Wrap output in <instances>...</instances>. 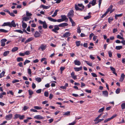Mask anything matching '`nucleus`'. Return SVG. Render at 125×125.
I'll use <instances>...</instances> for the list:
<instances>
[{
  "mask_svg": "<svg viewBox=\"0 0 125 125\" xmlns=\"http://www.w3.org/2000/svg\"><path fill=\"white\" fill-rule=\"evenodd\" d=\"M71 35V33L69 32H67L64 33L62 37L63 38H67L70 36Z\"/></svg>",
  "mask_w": 125,
  "mask_h": 125,
  "instance_id": "nucleus-7",
  "label": "nucleus"
},
{
  "mask_svg": "<svg viewBox=\"0 0 125 125\" xmlns=\"http://www.w3.org/2000/svg\"><path fill=\"white\" fill-rule=\"evenodd\" d=\"M125 77V75L124 73H122L121 75L119 81L120 82H122L123 81Z\"/></svg>",
  "mask_w": 125,
  "mask_h": 125,
  "instance_id": "nucleus-12",
  "label": "nucleus"
},
{
  "mask_svg": "<svg viewBox=\"0 0 125 125\" xmlns=\"http://www.w3.org/2000/svg\"><path fill=\"white\" fill-rule=\"evenodd\" d=\"M108 54L109 56L110 57H111L112 56V52L111 51H109Z\"/></svg>",
  "mask_w": 125,
  "mask_h": 125,
  "instance_id": "nucleus-64",
  "label": "nucleus"
},
{
  "mask_svg": "<svg viewBox=\"0 0 125 125\" xmlns=\"http://www.w3.org/2000/svg\"><path fill=\"white\" fill-rule=\"evenodd\" d=\"M104 109V107H103L99 110L98 112L99 113L102 112Z\"/></svg>",
  "mask_w": 125,
  "mask_h": 125,
  "instance_id": "nucleus-47",
  "label": "nucleus"
},
{
  "mask_svg": "<svg viewBox=\"0 0 125 125\" xmlns=\"http://www.w3.org/2000/svg\"><path fill=\"white\" fill-rule=\"evenodd\" d=\"M113 20V18H109L108 19V21L109 23H110Z\"/></svg>",
  "mask_w": 125,
  "mask_h": 125,
  "instance_id": "nucleus-62",
  "label": "nucleus"
},
{
  "mask_svg": "<svg viewBox=\"0 0 125 125\" xmlns=\"http://www.w3.org/2000/svg\"><path fill=\"white\" fill-rule=\"evenodd\" d=\"M34 108L35 109L37 110L41 109H42V108L41 107L36 106H34Z\"/></svg>",
  "mask_w": 125,
  "mask_h": 125,
  "instance_id": "nucleus-44",
  "label": "nucleus"
},
{
  "mask_svg": "<svg viewBox=\"0 0 125 125\" xmlns=\"http://www.w3.org/2000/svg\"><path fill=\"white\" fill-rule=\"evenodd\" d=\"M43 27L45 29L47 28V25L45 21H44V23L43 24Z\"/></svg>",
  "mask_w": 125,
  "mask_h": 125,
  "instance_id": "nucleus-29",
  "label": "nucleus"
},
{
  "mask_svg": "<svg viewBox=\"0 0 125 125\" xmlns=\"http://www.w3.org/2000/svg\"><path fill=\"white\" fill-rule=\"evenodd\" d=\"M17 61L18 62H20L21 61H23V59L22 58L19 57L17 59Z\"/></svg>",
  "mask_w": 125,
  "mask_h": 125,
  "instance_id": "nucleus-31",
  "label": "nucleus"
},
{
  "mask_svg": "<svg viewBox=\"0 0 125 125\" xmlns=\"http://www.w3.org/2000/svg\"><path fill=\"white\" fill-rule=\"evenodd\" d=\"M22 28L24 29H25L27 27V24L25 22H24L23 21H22Z\"/></svg>",
  "mask_w": 125,
  "mask_h": 125,
  "instance_id": "nucleus-22",
  "label": "nucleus"
},
{
  "mask_svg": "<svg viewBox=\"0 0 125 125\" xmlns=\"http://www.w3.org/2000/svg\"><path fill=\"white\" fill-rule=\"evenodd\" d=\"M121 106L122 109H125V103H122Z\"/></svg>",
  "mask_w": 125,
  "mask_h": 125,
  "instance_id": "nucleus-42",
  "label": "nucleus"
},
{
  "mask_svg": "<svg viewBox=\"0 0 125 125\" xmlns=\"http://www.w3.org/2000/svg\"><path fill=\"white\" fill-rule=\"evenodd\" d=\"M16 31L22 34L23 33V32L20 30H16Z\"/></svg>",
  "mask_w": 125,
  "mask_h": 125,
  "instance_id": "nucleus-61",
  "label": "nucleus"
},
{
  "mask_svg": "<svg viewBox=\"0 0 125 125\" xmlns=\"http://www.w3.org/2000/svg\"><path fill=\"white\" fill-rule=\"evenodd\" d=\"M26 15L27 16H30L32 15V14L30 13H29L28 11H26Z\"/></svg>",
  "mask_w": 125,
  "mask_h": 125,
  "instance_id": "nucleus-39",
  "label": "nucleus"
},
{
  "mask_svg": "<svg viewBox=\"0 0 125 125\" xmlns=\"http://www.w3.org/2000/svg\"><path fill=\"white\" fill-rule=\"evenodd\" d=\"M102 94L104 96L107 97L108 96V93L107 91H102Z\"/></svg>",
  "mask_w": 125,
  "mask_h": 125,
  "instance_id": "nucleus-16",
  "label": "nucleus"
},
{
  "mask_svg": "<svg viewBox=\"0 0 125 125\" xmlns=\"http://www.w3.org/2000/svg\"><path fill=\"white\" fill-rule=\"evenodd\" d=\"M30 62V61L27 60H26L23 63L24 65H25L27 63H29Z\"/></svg>",
  "mask_w": 125,
  "mask_h": 125,
  "instance_id": "nucleus-41",
  "label": "nucleus"
},
{
  "mask_svg": "<svg viewBox=\"0 0 125 125\" xmlns=\"http://www.w3.org/2000/svg\"><path fill=\"white\" fill-rule=\"evenodd\" d=\"M34 118L38 120L43 119V117L40 115H37L34 116Z\"/></svg>",
  "mask_w": 125,
  "mask_h": 125,
  "instance_id": "nucleus-9",
  "label": "nucleus"
},
{
  "mask_svg": "<svg viewBox=\"0 0 125 125\" xmlns=\"http://www.w3.org/2000/svg\"><path fill=\"white\" fill-rule=\"evenodd\" d=\"M75 8L76 10L82 11L84 8V6L82 4H78L75 5Z\"/></svg>",
  "mask_w": 125,
  "mask_h": 125,
  "instance_id": "nucleus-2",
  "label": "nucleus"
},
{
  "mask_svg": "<svg viewBox=\"0 0 125 125\" xmlns=\"http://www.w3.org/2000/svg\"><path fill=\"white\" fill-rule=\"evenodd\" d=\"M61 17L63 21H64L66 19L68 20V19L67 18L66 16L65 15H61Z\"/></svg>",
  "mask_w": 125,
  "mask_h": 125,
  "instance_id": "nucleus-25",
  "label": "nucleus"
},
{
  "mask_svg": "<svg viewBox=\"0 0 125 125\" xmlns=\"http://www.w3.org/2000/svg\"><path fill=\"white\" fill-rule=\"evenodd\" d=\"M20 115L16 114L15 115L14 118L16 119L18 117H19V116Z\"/></svg>",
  "mask_w": 125,
  "mask_h": 125,
  "instance_id": "nucleus-53",
  "label": "nucleus"
},
{
  "mask_svg": "<svg viewBox=\"0 0 125 125\" xmlns=\"http://www.w3.org/2000/svg\"><path fill=\"white\" fill-rule=\"evenodd\" d=\"M7 41V40L5 39L1 40L0 41L1 46H4L5 45V42Z\"/></svg>",
  "mask_w": 125,
  "mask_h": 125,
  "instance_id": "nucleus-8",
  "label": "nucleus"
},
{
  "mask_svg": "<svg viewBox=\"0 0 125 125\" xmlns=\"http://www.w3.org/2000/svg\"><path fill=\"white\" fill-rule=\"evenodd\" d=\"M32 118L31 117H28L27 118V119L24 120V122L25 123H27L29 121V120H31L32 119Z\"/></svg>",
  "mask_w": 125,
  "mask_h": 125,
  "instance_id": "nucleus-33",
  "label": "nucleus"
},
{
  "mask_svg": "<svg viewBox=\"0 0 125 125\" xmlns=\"http://www.w3.org/2000/svg\"><path fill=\"white\" fill-rule=\"evenodd\" d=\"M28 108H29L27 106H24L23 107V110L24 111H26L27 109H28Z\"/></svg>",
  "mask_w": 125,
  "mask_h": 125,
  "instance_id": "nucleus-60",
  "label": "nucleus"
},
{
  "mask_svg": "<svg viewBox=\"0 0 125 125\" xmlns=\"http://www.w3.org/2000/svg\"><path fill=\"white\" fill-rule=\"evenodd\" d=\"M125 3V0H121L118 2V4L119 5L124 4Z\"/></svg>",
  "mask_w": 125,
  "mask_h": 125,
  "instance_id": "nucleus-21",
  "label": "nucleus"
},
{
  "mask_svg": "<svg viewBox=\"0 0 125 125\" xmlns=\"http://www.w3.org/2000/svg\"><path fill=\"white\" fill-rule=\"evenodd\" d=\"M33 39V38L31 37L30 38L28 39L25 42V44L27 43L28 42H30Z\"/></svg>",
  "mask_w": 125,
  "mask_h": 125,
  "instance_id": "nucleus-23",
  "label": "nucleus"
},
{
  "mask_svg": "<svg viewBox=\"0 0 125 125\" xmlns=\"http://www.w3.org/2000/svg\"><path fill=\"white\" fill-rule=\"evenodd\" d=\"M63 113L64 114H63V115L68 116L70 115V112L69 111H67L66 112H65Z\"/></svg>",
  "mask_w": 125,
  "mask_h": 125,
  "instance_id": "nucleus-24",
  "label": "nucleus"
},
{
  "mask_svg": "<svg viewBox=\"0 0 125 125\" xmlns=\"http://www.w3.org/2000/svg\"><path fill=\"white\" fill-rule=\"evenodd\" d=\"M0 32L6 33L8 31L3 29H0Z\"/></svg>",
  "mask_w": 125,
  "mask_h": 125,
  "instance_id": "nucleus-34",
  "label": "nucleus"
},
{
  "mask_svg": "<svg viewBox=\"0 0 125 125\" xmlns=\"http://www.w3.org/2000/svg\"><path fill=\"white\" fill-rule=\"evenodd\" d=\"M81 31L80 28V27L79 26L77 28V32L79 33H80L81 32Z\"/></svg>",
  "mask_w": 125,
  "mask_h": 125,
  "instance_id": "nucleus-50",
  "label": "nucleus"
},
{
  "mask_svg": "<svg viewBox=\"0 0 125 125\" xmlns=\"http://www.w3.org/2000/svg\"><path fill=\"white\" fill-rule=\"evenodd\" d=\"M9 51H7L4 52L3 54L4 56H6L9 53Z\"/></svg>",
  "mask_w": 125,
  "mask_h": 125,
  "instance_id": "nucleus-30",
  "label": "nucleus"
},
{
  "mask_svg": "<svg viewBox=\"0 0 125 125\" xmlns=\"http://www.w3.org/2000/svg\"><path fill=\"white\" fill-rule=\"evenodd\" d=\"M113 7V5H111L107 9L106 11L108 13L109 11L110 12L111 10L112 9Z\"/></svg>",
  "mask_w": 125,
  "mask_h": 125,
  "instance_id": "nucleus-15",
  "label": "nucleus"
},
{
  "mask_svg": "<svg viewBox=\"0 0 125 125\" xmlns=\"http://www.w3.org/2000/svg\"><path fill=\"white\" fill-rule=\"evenodd\" d=\"M92 75V76L94 77H97V75H96V74L94 73H91Z\"/></svg>",
  "mask_w": 125,
  "mask_h": 125,
  "instance_id": "nucleus-63",
  "label": "nucleus"
},
{
  "mask_svg": "<svg viewBox=\"0 0 125 125\" xmlns=\"http://www.w3.org/2000/svg\"><path fill=\"white\" fill-rule=\"evenodd\" d=\"M28 92L30 95H32L33 93V91L31 90H28Z\"/></svg>",
  "mask_w": 125,
  "mask_h": 125,
  "instance_id": "nucleus-46",
  "label": "nucleus"
},
{
  "mask_svg": "<svg viewBox=\"0 0 125 125\" xmlns=\"http://www.w3.org/2000/svg\"><path fill=\"white\" fill-rule=\"evenodd\" d=\"M32 87L33 89H35L36 87L35 84L33 83L32 84Z\"/></svg>",
  "mask_w": 125,
  "mask_h": 125,
  "instance_id": "nucleus-59",
  "label": "nucleus"
},
{
  "mask_svg": "<svg viewBox=\"0 0 125 125\" xmlns=\"http://www.w3.org/2000/svg\"><path fill=\"white\" fill-rule=\"evenodd\" d=\"M5 73V72L3 71L0 73V78H2L4 76Z\"/></svg>",
  "mask_w": 125,
  "mask_h": 125,
  "instance_id": "nucleus-36",
  "label": "nucleus"
},
{
  "mask_svg": "<svg viewBox=\"0 0 125 125\" xmlns=\"http://www.w3.org/2000/svg\"><path fill=\"white\" fill-rule=\"evenodd\" d=\"M47 18L49 21L53 22L57 21L58 22H60L63 21L62 18L58 19L57 20H56V19H53L51 17H48Z\"/></svg>",
  "mask_w": 125,
  "mask_h": 125,
  "instance_id": "nucleus-3",
  "label": "nucleus"
},
{
  "mask_svg": "<svg viewBox=\"0 0 125 125\" xmlns=\"http://www.w3.org/2000/svg\"><path fill=\"white\" fill-rule=\"evenodd\" d=\"M68 24L66 23H63L58 25L59 27H63L66 26L68 25Z\"/></svg>",
  "mask_w": 125,
  "mask_h": 125,
  "instance_id": "nucleus-13",
  "label": "nucleus"
},
{
  "mask_svg": "<svg viewBox=\"0 0 125 125\" xmlns=\"http://www.w3.org/2000/svg\"><path fill=\"white\" fill-rule=\"evenodd\" d=\"M50 6H45L43 5H41V7L43 9H47L50 7Z\"/></svg>",
  "mask_w": 125,
  "mask_h": 125,
  "instance_id": "nucleus-26",
  "label": "nucleus"
},
{
  "mask_svg": "<svg viewBox=\"0 0 125 125\" xmlns=\"http://www.w3.org/2000/svg\"><path fill=\"white\" fill-rule=\"evenodd\" d=\"M59 11L58 10H56L53 14L52 15V17H54L56 16L57 15V12Z\"/></svg>",
  "mask_w": 125,
  "mask_h": 125,
  "instance_id": "nucleus-27",
  "label": "nucleus"
},
{
  "mask_svg": "<svg viewBox=\"0 0 125 125\" xmlns=\"http://www.w3.org/2000/svg\"><path fill=\"white\" fill-rule=\"evenodd\" d=\"M120 90V89L119 88H117L115 91V92L117 94L119 93Z\"/></svg>",
  "mask_w": 125,
  "mask_h": 125,
  "instance_id": "nucleus-49",
  "label": "nucleus"
},
{
  "mask_svg": "<svg viewBox=\"0 0 125 125\" xmlns=\"http://www.w3.org/2000/svg\"><path fill=\"white\" fill-rule=\"evenodd\" d=\"M110 68L111 70L113 72V73L115 74V75L116 76H117V73L115 72V69L114 68L112 67H110Z\"/></svg>",
  "mask_w": 125,
  "mask_h": 125,
  "instance_id": "nucleus-10",
  "label": "nucleus"
},
{
  "mask_svg": "<svg viewBox=\"0 0 125 125\" xmlns=\"http://www.w3.org/2000/svg\"><path fill=\"white\" fill-rule=\"evenodd\" d=\"M35 80L38 82H40L41 81V79L40 77H37L35 78Z\"/></svg>",
  "mask_w": 125,
  "mask_h": 125,
  "instance_id": "nucleus-37",
  "label": "nucleus"
},
{
  "mask_svg": "<svg viewBox=\"0 0 125 125\" xmlns=\"http://www.w3.org/2000/svg\"><path fill=\"white\" fill-rule=\"evenodd\" d=\"M108 13L106 11V12L104 14L102 15V16L101 17V18H103Z\"/></svg>",
  "mask_w": 125,
  "mask_h": 125,
  "instance_id": "nucleus-58",
  "label": "nucleus"
},
{
  "mask_svg": "<svg viewBox=\"0 0 125 125\" xmlns=\"http://www.w3.org/2000/svg\"><path fill=\"white\" fill-rule=\"evenodd\" d=\"M8 26L10 27H16V25L14 21L13 20L11 22H4L1 25L2 26Z\"/></svg>",
  "mask_w": 125,
  "mask_h": 125,
  "instance_id": "nucleus-1",
  "label": "nucleus"
},
{
  "mask_svg": "<svg viewBox=\"0 0 125 125\" xmlns=\"http://www.w3.org/2000/svg\"><path fill=\"white\" fill-rule=\"evenodd\" d=\"M23 21H27L30 20V18L27 17H24L23 18Z\"/></svg>",
  "mask_w": 125,
  "mask_h": 125,
  "instance_id": "nucleus-28",
  "label": "nucleus"
},
{
  "mask_svg": "<svg viewBox=\"0 0 125 125\" xmlns=\"http://www.w3.org/2000/svg\"><path fill=\"white\" fill-rule=\"evenodd\" d=\"M91 17V15H88L86 16H85L84 17V18L85 20H87V19L90 18Z\"/></svg>",
  "mask_w": 125,
  "mask_h": 125,
  "instance_id": "nucleus-45",
  "label": "nucleus"
},
{
  "mask_svg": "<svg viewBox=\"0 0 125 125\" xmlns=\"http://www.w3.org/2000/svg\"><path fill=\"white\" fill-rule=\"evenodd\" d=\"M117 38L119 39H122V40H124V38L121 37L120 35H117Z\"/></svg>",
  "mask_w": 125,
  "mask_h": 125,
  "instance_id": "nucleus-51",
  "label": "nucleus"
},
{
  "mask_svg": "<svg viewBox=\"0 0 125 125\" xmlns=\"http://www.w3.org/2000/svg\"><path fill=\"white\" fill-rule=\"evenodd\" d=\"M81 43V42L79 41H77L76 42V44L77 46H80Z\"/></svg>",
  "mask_w": 125,
  "mask_h": 125,
  "instance_id": "nucleus-43",
  "label": "nucleus"
},
{
  "mask_svg": "<svg viewBox=\"0 0 125 125\" xmlns=\"http://www.w3.org/2000/svg\"><path fill=\"white\" fill-rule=\"evenodd\" d=\"M74 69L75 71L76 72H78L80 70H81L82 69V66L80 67H75L74 68Z\"/></svg>",
  "mask_w": 125,
  "mask_h": 125,
  "instance_id": "nucleus-20",
  "label": "nucleus"
},
{
  "mask_svg": "<svg viewBox=\"0 0 125 125\" xmlns=\"http://www.w3.org/2000/svg\"><path fill=\"white\" fill-rule=\"evenodd\" d=\"M74 62L75 65H80L81 64L80 62L77 60H74Z\"/></svg>",
  "mask_w": 125,
  "mask_h": 125,
  "instance_id": "nucleus-17",
  "label": "nucleus"
},
{
  "mask_svg": "<svg viewBox=\"0 0 125 125\" xmlns=\"http://www.w3.org/2000/svg\"><path fill=\"white\" fill-rule=\"evenodd\" d=\"M117 115L116 114H115L113 115L112 116H111V117L110 118L111 120L113 118H114L115 117H116L117 116Z\"/></svg>",
  "mask_w": 125,
  "mask_h": 125,
  "instance_id": "nucleus-57",
  "label": "nucleus"
},
{
  "mask_svg": "<svg viewBox=\"0 0 125 125\" xmlns=\"http://www.w3.org/2000/svg\"><path fill=\"white\" fill-rule=\"evenodd\" d=\"M71 75L72 77L74 80L77 79V76L76 75H74V73L73 72L71 74Z\"/></svg>",
  "mask_w": 125,
  "mask_h": 125,
  "instance_id": "nucleus-18",
  "label": "nucleus"
},
{
  "mask_svg": "<svg viewBox=\"0 0 125 125\" xmlns=\"http://www.w3.org/2000/svg\"><path fill=\"white\" fill-rule=\"evenodd\" d=\"M19 80L15 79V80H13L12 81V83H16L18 82H19Z\"/></svg>",
  "mask_w": 125,
  "mask_h": 125,
  "instance_id": "nucleus-55",
  "label": "nucleus"
},
{
  "mask_svg": "<svg viewBox=\"0 0 125 125\" xmlns=\"http://www.w3.org/2000/svg\"><path fill=\"white\" fill-rule=\"evenodd\" d=\"M12 117V115L11 114L7 115L6 116V119L7 120H10Z\"/></svg>",
  "mask_w": 125,
  "mask_h": 125,
  "instance_id": "nucleus-11",
  "label": "nucleus"
},
{
  "mask_svg": "<svg viewBox=\"0 0 125 125\" xmlns=\"http://www.w3.org/2000/svg\"><path fill=\"white\" fill-rule=\"evenodd\" d=\"M84 62L86 63L87 64V65H88L90 66H92V63H90L88 61H84Z\"/></svg>",
  "mask_w": 125,
  "mask_h": 125,
  "instance_id": "nucleus-40",
  "label": "nucleus"
},
{
  "mask_svg": "<svg viewBox=\"0 0 125 125\" xmlns=\"http://www.w3.org/2000/svg\"><path fill=\"white\" fill-rule=\"evenodd\" d=\"M58 26V25H54V28L52 30V31L55 33H58V32L57 31L59 30L60 28Z\"/></svg>",
  "mask_w": 125,
  "mask_h": 125,
  "instance_id": "nucleus-4",
  "label": "nucleus"
},
{
  "mask_svg": "<svg viewBox=\"0 0 125 125\" xmlns=\"http://www.w3.org/2000/svg\"><path fill=\"white\" fill-rule=\"evenodd\" d=\"M24 118L25 116L24 115H23L21 116V115H20L19 116V118L20 120H22L24 119Z\"/></svg>",
  "mask_w": 125,
  "mask_h": 125,
  "instance_id": "nucleus-52",
  "label": "nucleus"
},
{
  "mask_svg": "<svg viewBox=\"0 0 125 125\" xmlns=\"http://www.w3.org/2000/svg\"><path fill=\"white\" fill-rule=\"evenodd\" d=\"M18 48L17 47H14L12 49L11 51L12 52H15L17 51L18 50Z\"/></svg>",
  "mask_w": 125,
  "mask_h": 125,
  "instance_id": "nucleus-32",
  "label": "nucleus"
},
{
  "mask_svg": "<svg viewBox=\"0 0 125 125\" xmlns=\"http://www.w3.org/2000/svg\"><path fill=\"white\" fill-rule=\"evenodd\" d=\"M74 15V11L73 10H70L68 13L67 17H72Z\"/></svg>",
  "mask_w": 125,
  "mask_h": 125,
  "instance_id": "nucleus-5",
  "label": "nucleus"
},
{
  "mask_svg": "<svg viewBox=\"0 0 125 125\" xmlns=\"http://www.w3.org/2000/svg\"><path fill=\"white\" fill-rule=\"evenodd\" d=\"M123 15V14L122 13L119 14H116L115 15V19H117V17H120L122 16Z\"/></svg>",
  "mask_w": 125,
  "mask_h": 125,
  "instance_id": "nucleus-35",
  "label": "nucleus"
},
{
  "mask_svg": "<svg viewBox=\"0 0 125 125\" xmlns=\"http://www.w3.org/2000/svg\"><path fill=\"white\" fill-rule=\"evenodd\" d=\"M44 95L46 97H48L49 95L48 92L45 91L44 93Z\"/></svg>",
  "mask_w": 125,
  "mask_h": 125,
  "instance_id": "nucleus-48",
  "label": "nucleus"
},
{
  "mask_svg": "<svg viewBox=\"0 0 125 125\" xmlns=\"http://www.w3.org/2000/svg\"><path fill=\"white\" fill-rule=\"evenodd\" d=\"M40 34L38 31H36L34 35V36L35 38L38 37L40 36Z\"/></svg>",
  "mask_w": 125,
  "mask_h": 125,
  "instance_id": "nucleus-14",
  "label": "nucleus"
},
{
  "mask_svg": "<svg viewBox=\"0 0 125 125\" xmlns=\"http://www.w3.org/2000/svg\"><path fill=\"white\" fill-rule=\"evenodd\" d=\"M90 4H91L92 6H94L96 4V0H93L92 1H90Z\"/></svg>",
  "mask_w": 125,
  "mask_h": 125,
  "instance_id": "nucleus-19",
  "label": "nucleus"
},
{
  "mask_svg": "<svg viewBox=\"0 0 125 125\" xmlns=\"http://www.w3.org/2000/svg\"><path fill=\"white\" fill-rule=\"evenodd\" d=\"M47 47L46 45H45L43 44H42L41 45L40 47L39 48L38 50H40V49H41L43 51L45 50Z\"/></svg>",
  "mask_w": 125,
  "mask_h": 125,
  "instance_id": "nucleus-6",
  "label": "nucleus"
},
{
  "mask_svg": "<svg viewBox=\"0 0 125 125\" xmlns=\"http://www.w3.org/2000/svg\"><path fill=\"white\" fill-rule=\"evenodd\" d=\"M122 48V46H117L115 47V49L117 50H120Z\"/></svg>",
  "mask_w": 125,
  "mask_h": 125,
  "instance_id": "nucleus-38",
  "label": "nucleus"
},
{
  "mask_svg": "<svg viewBox=\"0 0 125 125\" xmlns=\"http://www.w3.org/2000/svg\"><path fill=\"white\" fill-rule=\"evenodd\" d=\"M111 120V119L110 118H109L105 119L104 121V123H106L108 121H110Z\"/></svg>",
  "mask_w": 125,
  "mask_h": 125,
  "instance_id": "nucleus-54",
  "label": "nucleus"
},
{
  "mask_svg": "<svg viewBox=\"0 0 125 125\" xmlns=\"http://www.w3.org/2000/svg\"><path fill=\"white\" fill-rule=\"evenodd\" d=\"M76 121H73L72 123H70L69 124V125H74L76 123Z\"/></svg>",
  "mask_w": 125,
  "mask_h": 125,
  "instance_id": "nucleus-56",
  "label": "nucleus"
}]
</instances>
